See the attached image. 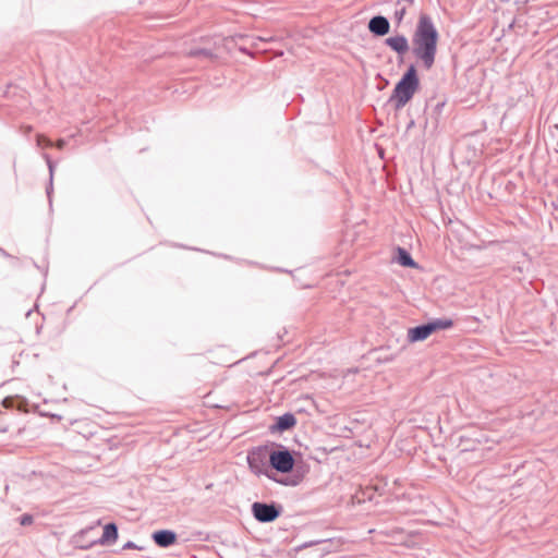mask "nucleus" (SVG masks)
Listing matches in <instances>:
<instances>
[{"label": "nucleus", "instance_id": "obj_1", "mask_svg": "<svg viewBox=\"0 0 558 558\" xmlns=\"http://www.w3.org/2000/svg\"><path fill=\"white\" fill-rule=\"evenodd\" d=\"M438 37V32L432 19L426 14H422L412 36V49L415 57L423 62L427 70L435 62Z\"/></svg>", "mask_w": 558, "mask_h": 558}, {"label": "nucleus", "instance_id": "obj_2", "mask_svg": "<svg viewBox=\"0 0 558 558\" xmlns=\"http://www.w3.org/2000/svg\"><path fill=\"white\" fill-rule=\"evenodd\" d=\"M418 85L415 66L411 65L393 89L391 100L396 102V107L405 106L417 90Z\"/></svg>", "mask_w": 558, "mask_h": 558}, {"label": "nucleus", "instance_id": "obj_3", "mask_svg": "<svg viewBox=\"0 0 558 558\" xmlns=\"http://www.w3.org/2000/svg\"><path fill=\"white\" fill-rule=\"evenodd\" d=\"M451 319H436L426 325L410 328L408 330V340L410 342H417L427 339L430 335L438 330H444L452 327Z\"/></svg>", "mask_w": 558, "mask_h": 558}, {"label": "nucleus", "instance_id": "obj_4", "mask_svg": "<svg viewBox=\"0 0 558 558\" xmlns=\"http://www.w3.org/2000/svg\"><path fill=\"white\" fill-rule=\"evenodd\" d=\"M270 465L281 473L292 471L294 459L288 450L272 451L269 456Z\"/></svg>", "mask_w": 558, "mask_h": 558}, {"label": "nucleus", "instance_id": "obj_5", "mask_svg": "<svg viewBox=\"0 0 558 558\" xmlns=\"http://www.w3.org/2000/svg\"><path fill=\"white\" fill-rule=\"evenodd\" d=\"M252 510L255 519L259 522H271L279 517V511L274 505L255 502Z\"/></svg>", "mask_w": 558, "mask_h": 558}, {"label": "nucleus", "instance_id": "obj_6", "mask_svg": "<svg viewBox=\"0 0 558 558\" xmlns=\"http://www.w3.org/2000/svg\"><path fill=\"white\" fill-rule=\"evenodd\" d=\"M368 29L376 36H385L390 31V24L385 16L378 15L369 20Z\"/></svg>", "mask_w": 558, "mask_h": 558}, {"label": "nucleus", "instance_id": "obj_7", "mask_svg": "<svg viewBox=\"0 0 558 558\" xmlns=\"http://www.w3.org/2000/svg\"><path fill=\"white\" fill-rule=\"evenodd\" d=\"M386 45L392 49L393 51L400 53V54H403L408 51L409 49V43H408V39L402 36V35H398V36H392V37H389L386 39Z\"/></svg>", "mask_w": 558, "mask_h": 558}, {"label": "nucleus", "instance_id": "obj_8", "mask_svg": "<svg viewBox=\"0 0 558 558\" xmlns=\"http://www.w3.org/2000/svg\"><path fill=\"white\" fill-rule=\"evenodd\" d=\"M296 420L293 414L287 413L277 418V423L270 427L271 432H283L294 427Z\"/></svg>", "mask_w": 558, "mask_h": 558}, {"label": "nucleus", "instance_id": "obj_9", "mask_svg": "<svg viewBox=\"0 0 558 558\" xmlns=\"http://www.w3.org/2000/svg\"><path fill=\"white\" fill-rule=\"evenodd\" d=\"M153 538L156 542V544L160 547H167L175 543L177 535L168 530H162L155 532L153 534Z\"/></svg>", "mask_w": 558, "mask_h": 558}, {"label": "nucleus", "instance_id": "obj_10", "mask_svg": "<svg viewBox=\"0 0 558 558\" xmlns=\"http://www.w3.org/2000/svg\"><path fill=\"white\" fill-rule=\"evenodd\" d=\"M117 538H118V529H117L116 524L109 523V524L105 525L104 533L100 538V543L101 544L114 543L117 541Z\"/></svg>", "mask_w": 558, "mask_h": 558}, {"label": "nucleus", "instance_id": "obj_11", "mask_svg": "<svg viewBox=\"0 0 558 558\" xmlns=\"http://www.w3.org/2000/svg\"><path fill=\"white\" fill-rule=\"evenodd\" d=\"M398 263L404 267L416 268L417 264L412 259L410 254L402 247H398Z\"/></svg>", "mask_w": 558, "mask_h": 558}, {"label": "nucleus", "instance_id": "obj_12", "mask_svg": "<svg viewBox=\"0 0 558 558\" xmlns=\"http://www.w3.org/2000/svg\"><path fill=\"white\" fill-rule=\"evenodd\" d=\"M37 145L41 148H47L52 146V142L45 135L39 134L36 137Z\"/></svg>", "mask_w": 558, "mask_h": 558}, {"label": "nucleus", "instance_id": "obj_13", "mask_svg": "<svg viewBox=\"0 0 558 558\" xmlns=\"http://www.w3.org/2000/svg\"><path fill=\"white\" fill-rule=\"evenodd\" d=\"M21 525H29L33 523V517L29 514H24L20 519Z\"/></svg>", "mask_w": 558, "mask_h": 558}, {"label": "nucleus", "instance_id": "obj_14", "mask_svg": "<svg viewBox=\"0 0 558 558\" xmlns=\"http://www.w3.org/2000/svg\"><path fill=\"white\" fill-rule=\"evenodd\" d=\"M2 405L7 409L12 408L14 405V399L12 397H7L2 401Z\"/></svg>", "mask_w": 558, "mask_h": 558}, {"label": "nucleus", "instance_id": "obj_15", "mask_svg": "<svg viewBox=\"0 0 558 558\" xmlns=\"http://www.w3.org/2000/svg\"><path fill=\"white\" fill-rule=\"evenodd\" d=\"M64 145H65L64 140H59V141H57V143H56V146H57V148H59V149H62V148L64 147Z\"/></svg>", "mask_w": 558, "mask_h": 558}, {"label": "nucleus", "instance_id": "obj_16", "mask_svg": "<svg viewBox=\"0 0 558 558\" xmlns=\"http://www.w3.org/2000/svg\"><path fill=\"white\" fill-rule=\"evenodd\" d=\"M124 547H126V548H133V547H134V544L130 542V543L125 544V546H124Z\"/></svg>", "mask_w": 558, "mask_h": 558}]
</instances>
